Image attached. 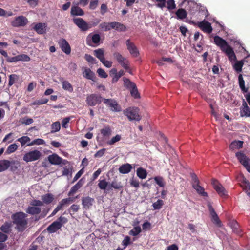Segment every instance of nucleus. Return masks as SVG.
<instances>
[{
    "instance_id": "f257e3e1",
    "label": "nucleus",
    "mask_w": 250,
    "mask_h": 250,
    "mask_svg": "<svg viewBox=\"0 0 250 250\" xmlns=\"http://www.w3.org/2000/svg\"><path fill=\"white\" fill-rule=\"evenodd\" d=\"M214 42L221 50L224 52L228 57L230 61L235 60L236 59V55L233 50L232 48L228 45L227 41L219 37L218 35L214 37Z\"/></svg>"
},
{
    "instance_id": "ea45409f",
    "label": "nucleus",
    "mask_w": 250,
    "mask_h": 250,
    "mask_svg": "<svg viewBox=\"0 0 250 250\" xmlns=\"http://www.w3.org/2000/svg\"><path fill=\"white\" fill-rule=\"evenodd\" d=\"M244 64V61H242V60L239 61H237L233 66V68L236 72H241L242 70V67Z\"/></svg>"
},
{
    "instance_id": "c85d7f7f",
    "label": "nucleus",
    "mask_w": 250,
    "mask_h": 250,
    "mask_svg": "<svg viewBox=\"0 0 250 250\" xmlns=\"http://www.w3.org/2000/svg\"><path fill=\"white\" fill-rule=\"evenodd\" d=\"M175 14L178 19L183 20L187 17L188 13L185 9L179 8L176 11Z\"/></svg>"
},
{
    "instance_id": "412c9836",
    "label": "nucleus",
    "mask_w": 250,
    "mask_h": 250,
    "mask_svg": "<svg viewBox=\"0 0 250 250\" xmlns=\"http://www.w3.org/2000/svg\"><path fill=\"white\" fill-rule=\"evenodd\" d=\"M84 182L83 179H80L77 184L73 186L68 193V196L73 195L83 185Z\"/></svg>"
},
{
    "instance_id": "4c0bfd02",
    "label": "nucleus",
    "mask_w": 250,
    "mask_h": 250,
    "mask_svg": "<svg viewBox=\"0 0 250 250\" xmlns=\"http://www.w3.org/2000/svg\"><path fill=\"white\" fill-rule=\"evenodd\" d=\"M62 88L63 89L67 90L70 92L73 91V88L71 83L67 81H63L62 82Z\"/></svg>"
},
{
    "instance_id": "6ab92c4d",
    "label": "nucleus",
    "mask_w": 250,
    "mask_h": 250,
    "mask_svg": "<svg viewBox=\"0 0 250 250\" xmlns=\"http://www.w3.org/2000/svg\"><path fill=\"white\" fill-rule=\"evenodd\" d=\"M83 77L87 79L92 80L93 82L96 81V77L94 73L89 68H84L83 72Z\"/></svg>"
},
{
    "instance_id": "423d86ee",
    "label": "nucleus",
    "mask_w": 250,
    "mask_h": 250,
    "mask_svg": "<svg viewBox=\"0 0 250 250\" xmlns=\"http://www.w3.org/2000/svg\"><path fill=\"white\" fill-rule=\"evenodd\" d=\"M235 156L239 162L250 173V159L242 151L237 152Z\"/></svg>"
},
{
    "instance_id": "6e6552de",
    "label": "nucleus",
    "mask_w": 250,
    "mask_h": 250,
    "mask_svg": "<svg viewBox=\"0 0 250 250\" xmlns=\"http://www.w3.org/2000/svg\"><path fill=\"white\" fill-rule=\"evenodd\" d=\"M185 21L194 25H197L203 31L208 34L211 33L213 30L211 24L205 20L199 22L197 24L192 21L186 20Z\"/></svg>"
},
{
    "instance_id": "79ce46f5",
    "label": "nucleus",
    "mask_w": 250,
    "mask_h": 250,
    "mask_svg": "<svg viewBox=\"0 0 250 250\" xmlns=\"http://www.w3.org/2000/svg\"><path fill=\"white\" fill-rule=\"evenodd\" d=\"M109 183L107 182L105 179L99 180V183L98 186L99 188L101 190H105L107 188Z\"/></svg>"
},
{
    "instance_id": "473e14b6",
    "label": "nucleus",
    "mask_w": 250,
    "mask_h": 250,
    "mask_svg": "<svg viewBox=\"0 0 250 250\" xmlns=\"http://www.w3.org/2000/svg\"><path fill=\"white\" fill-rule=\"evenodd\" d=\"M193 188L195 189L197 192L202 196L207 197L208 193L205 191L203 187L200 186V185H193Z\"/></svg>"
},
{
    "instance_id": "338daca9",
    "label": "nucleus",
    "mask_w": 250,
    "mask_h": 250,
    "mask_svg": "<svg viewBox=\"0 0 250 250\" xmlns=\"http://www.w3.org/2000/svg\"><path fill=\"white\" fill-rule=\"evenodd\" d=\"M191 177L192 178V181L193 182L192 186L196 185H199L200 181L197 177V176L195 173H191Z\"/></svg>"
},
{
    "instance_id": "2f4dec72",
    "label": "nucleus",
    "mask_w": 250,
    "mask_h": 250,
    "mask_svg": "<svg viewBox=\"0 0 250 250\" xmlns=\"http://www.w3.org/2000/svg\"><path fill=\"white\" fill-rule=\"evenodd\" d=\"M136 174L137 176L141 179H145L147 175L146 170L142 167H139L137 169Z\"/></svg>"
},
{
    "instance_id": "39448f33",
    "label": "nucleus",
    "mask_w": 250,
    "mask_h": 250,
    "mask_svg": "<svg viewBox=\"0 0 250 250\" xmlns=\"http://www.w3.org/2000/svg\"><path fill=\"white\" fill-rule=\"evenodd\" d=\"M66 222V219L64 217L61 216L58 218V220L53 222L46 229L47 231L50 233L56 232L57 230L62 227V223Z\"/></svg>"
},
{
    "instance_id": "4468645a",
    "label": "nucleus",
    "mask_w": 250,
    "mask_h": 250,
    "mask_svg": "<svg viewBox=\"0 0 250 250\" xmlns=\"http://www.w3.org/2000/svg\"><path fill=\"white\" fill-rule=\"evenodd\" d=\"M60 47L66 54L69 55L71 53V47L68 42L63 38L61 39L59 42Z\"/></svg>"
},
{
    "instance_id": "a211bd4d",
    "label": "nucleus",
    "mask_w": 250,
    "mask_h": 250,
    "mask_svg": "<svg viewBox=\"0 0 250 250\" xmlns=\"http://www.w3.org/2000/svg\"><path fill=\"white\" fill-rule=\"evenodd\" d=\"M47 24L46 23H38L34 27V30L39 34H43L46 33Z\"/></svg>"
},
{
    "instance_id": "9b49d317",
    "label": "nucleus",
    "mask_w": 250,
    "mask_h": 250,
    "mask_svg": "<svg viewBox=\"0 0 250 250\" xmlns=\"http://www.w3.org/2000/svg\"><path fill=\"white\" fill-rule=\"evenodd\" d=\"M74 23L83 32L87 31L91 27L89 24L81 18H74L73 19Z\"/></svg>"
},
{
    "instance_id": "dca6fc26",
    "label": "nucleus",
    "mask_w": 250,
    "mask_h": 250,
    "mask_svg": "<svg viewBox=\"0 0 250 250\" xmlns=\"http://www.w3.org/2000/svg\"><path fill=\"white\" fill-rule=\"evenodd\" d=\"M126 45L127 49L133 57H136L138 56L139 51L136 46L133 42H130V40H126Z\"/></svg>"
},
{
    "instance_id": "a19ab883",
    "label": "nucleus",
    "mask_w": 250,
    "mask_h": 250,
    "mask_svg": "<svg viewBox=\"0 0 250 250\" xmlns=\"http://www.w3.org/2000/svg\"><path fill=\"white\" fill-rule=\"evenodd\" d=\"M18 148V146L16 144H12L8 146L6 150V153L7 154H10L13 153L17 150Z\"/></svg>"
},
{
    "instance_id": "052dcab7",
    "label": "nucleus",
    "mask_w": 250,
    "mask_h": 250,
    "mask_svg": "<svg viewBox=\"0 0 250 250\" xmlns=\"http://www.w3.org/2000/svg\"><path fill=\"white\" fill-rule=\"evenodd\" d=\"M100 36L98 34H95L92 35L91 40L92 42L95 44H98L100 41Z\"/></svg>"
},
{
    "instance_id": "f8f14e48",
    "label": "nucleus",
    "mask_w": 250,
    "mask_h": 250,
    "mask_svg": "<svg viewBox=\"0 0 250 250\" xmlns=\"http://www.w3.org/2000/svg\"><path fill=\"white\" fill-rule=\"evenodd\" d=\"M213 188L217 193L222 197H226L227 196V191L225 188L220 184L218 181L215 179H212L211 182Z\"/></svg>"
},
{
    "instance_id": "de8ad7c7",
    "label": "nucleus",
    "mask_w": 250,
    "mask_h": 250,
    "mask_svg": "<svg viewBox=\"0 0 250 250\" xmlns=\"http://www.w3.org/2000/svg\"><path fill=\"white\" fill-rule=\"evenodd\" d=\"M18 61L29 62L31 59L29 56L26 54H20L17 56Z\"/></svg>"
},
{
    "instance_id": "f03ea898",
    "label": "nucleus",
    "mask_w": 250,
    "mask_h": 250,
    "mask_svg": "<svg viewBox=\"0 0 250 250\" xmlns=\"http://www.w3.org/2000/svg\"><path fill=\"white\" fill-rule=\"evenodd\" d=\"M27 216L26 214L21 211L12 215L13 223L16 225L15 228L19 232H23L27 228L28 225Z\"/></svg>"
},
{
    "instance_id": "72a5a7b5",
    "label": "nucleus",
    "mask_w": 250,
    "mask_h": 250,
    "mask_svg": "<svg viewBox=\"0 0 250 250\" xmlns=\"http://www.w3.org/2000/svg\"><path fill=\"white\" fill-rule=\"evenodd\" d=\"M124 86L127 88L129 90L133 88H134L136 85V84L134 83L131 82L129 79L124 78Z\"/></svg>"
},
{
    "instance_id": "3c124183",
    "label": "nucleus",
    "mask_w": 250,
    "mask_h": 250,
    "mask_svg": "<svg viewBox=\"0 0 250 250\" xmlns=\"http://www.w3.org/2000/svg\"><path fill=\"white\" fill-rule=\"evenodd\" d=\"M164 205V202L162 200L159 199L156 202L152 204L154 209H160Z\"/></svg>"
},
{
    "instance_id": "393cba45",
    "label": "nucleus",
    "mask_w": 250,
    "mask_h": 250,
    "mask_svg": "<svg viewBox=\"0 0 250 250\" xmlns=\"http://www.w3.org/2000/svg\"><path fill=\"white\" fill-rule=\"evenodd\" d=\"M240 115L241 116L250 117V108L248 107L247 104L244 100L242 104V108L240 111Z\"/></svg>"
},
{
    "instance_id": "f704fd0d",
    "label": "nucleus",
    "mask_w": 250,
    "mask_h": 250,
    "mask_svg": "<svg viewBox=\"0 0 250 250\" xmlns=\"http://www.w3.org/2000/svg\"><path fill=\"white\" fill-rule=\"evenodd\" d=\"M239 84L240 89L244 93H246L248 91V88L245 86V81L243 79L242 74H240L238 76Z\"/></svg>"
},
{
    "instance_id": "37998d69",
    "label": "nucleus",
    "mask_w": 250,
    "mask_h": 250,
    "mask_svg": "<svg viewBox=\"0 0 250 250\" xmlns=\"http://www.w3.org/2000/svg\"><path fill=\"white\" fill-rule=\"evenodd\" d=\"M51 133H53L59 131L61 128L60 123L59 121H56L54 122L51 125Z\"/></svg>"
},
{
    "instance_id": "4be33fe9",
    "label": "nucleus",
    "mask_w": 250,
    "mask_h": 250,
    "mask_svg": "<svg viewBox=\"0 0 250 250\" xmlns=\"http://www.w3.org/2000/svg\"><path fill=\"white\" fill-rule=\"evenodd\" d=\"M111 75H113L114 77L112 79V83H116L120 77L125 74V72L123 70H120L117 72V70L115 68H113L110 71Z\"/></svg>"
},
{
    "instance_id": "8fccbe9b",
    "label": "nucleus",
    "mask_w": 250,
    "mask_h": 250,
    "mask_svg": "<svg viewBox=\"0 0 250 250\" xmlns=\"http://www.w3.org/2000/svg\"><path fill=\"white\" fill-rule=\"evenodd\" d=\"M121 140V136L117 134L115 136L112 137L110 140L108 141L107 144L109 145H112Z\"/></svg>"
},
{
    "instance_id": "0e129e2a",
    "label": "nucleus",
    "mask_w": 250,
    "mask_h": 250,
    "mask_svg": "<svg viewBox=\"0 0 250 250\" xmlns=\"http://www.w3.org/2000/svg\"><path fill=\"white\" fill-rule=\"evenodd\" d=\"M84 58L85 59V60L89 63H91L92 64H94L95 63V62L96 61V60L94 57H93L90 55L86 54H85Z\"/></svg>"
},
{
    "instance_id": "9d476101",
    "label": "nucleus",
    "mask_w": 250,
    "mask_h": 250,
    "mask_svg": "<svg viewBox=\"0 0 250 250\" xmlns=\"http://www.w3.org/2000/svg\"><path fill=\"white\" fill-rule=\"evenodd\" d=\"M103 98L96 94H92L86 97V102L89 106H93L100 104Z\"/></svg>"
},
{
    "instance_id": "c756f323",
    "label": "nucleus",
    "mask_w": 250,
    "mask_h": 250,
    "mask_svg": "<svg viewBox=\"0 0 250 250\" xmlns=\"http://www.w3.org/2000/svg\"><path fill=\"white\" fill-rule=\"evenodd\" d=\"M42 202L43 204H49L51 203L54 200L53 195L51 193H47L41 197Z\"/></svg>"
},
{
    "instance_id": "7ed1b4c3",
    "label": "nucleus",
    "mask_w": 250,
    "mask_h": 250,
    "mask_svg": "<svg viewBox=\"0 0 250 250\" xmlns=\"http://www.w3.org/2000/svg\"><path fill=\"white\" fill-rule=\"evenodd\" d=\"M100 29L103 31H108L111 29H115L118 31H125L126 28L123 24L116 21L106 22H104L100 24Z\"/></svg>"
},
{
    "instance_id": "bb28decb",
    "label": "nucleus",
    "mask_w": 250,
    "mask_h": 250,
    "mask_svg": "<svg viewBox=\"0 0 250 250\" xmlns=\"http://www.w3.org/2000/svg\"><path fill=\"white\" fill-rule=\"evenodd\" d=\"M243 141L235 140L230 144L229 148L230 150L239 149L243 147Z\"/></svg>"
},
{
    "instance_id": "a878e982",
    "label": "nucleus",
    "mask_w": 250,
    "mask_h": 250,
    "mask_svg": "<svg viewBox=\"0 0 250 250\" xmlns=\"http://www.w3.org/2000/svg\"><path fill=\"white\" fill-rule=\"evenodd\" d=\"M132 168L131 165L126 163L121 165L119 168V171L122 174H127L131 171Z\"/></svg>"
},
{
    "instance_id": "a18cd8bd",
    "label": "nucleus",
    "mask_w": 250,
    "mask_h": 250,
    "mask_svg": "<svg viewBox=\"0 0 250 250\" xmlns=\"http://www.w3.org/2000/svg\"><path fill=\"white\" fill-rule=\"evenodd\" d=\"M119 63L123 67L125 70L128 71L129 69V62L125 58L124 60L119 62Z\"/></svg>"
},
{
    "instance_id": "09e8293b",
    "label": "nucleus",
    "mask_w": 250,
    "mask_h": 250,
    "mask_svg": "<svg viewBox=\"0 0 250 250\" xmlns=\"http://www.w3.org/2000/svg\"><path fill=\"white\" fill-rule=\"evenodd\" d=\"M154 180L160 187H164L165 186V182L163 177L160 176H156L154 177Z\"/></svg>"
},
{
    "instance_id": "bf43d9fd",
    "label": "nucleus",
    "mask_w": 250,
    "mask_h": 250,
    "mask_svg": "<svg viewBox=\"0 0 250 250\" xmlns=\"http://www.w3.org/2000/svg\"><path fill=\"white\" fill-rule=\"evenodd\" d=\"M71 118L70 117H65L63 119L62 122V127L64 128L68 127V123L70 122Z\"/></svg>"
},
{
    "instance_id": "cd10ccee",
    "label": "nucleus",
    "mask_w": 250,
    "mask_h": 250,
    "mask_svg": "<svg viewBox=\"0 0 250 250\" xmlns=\"http://www.w3.org/2000/svg\"><path fill=\"white\" fill-rule=\"evenodd\" d=\"M11 222H5L1 227L0 229L4 233L8 234L11 231Z\"/></svg>"
},
{
    "instance_id": "b1692460",
    "label": "nucleus",
    "mask_w": 250,
    "mask_h": 250,
    "mask_svg": "<svg viewBox=\"0 0 250 250\" xmlns=\"http://www.w3.org/2000/svg\"><path fill=\"white\" fill-rule=\"evenodd\" d=\"M26 212L32 215H37L41 212V208L34 206H29L26 209Z\"/></svg>"
},
{
    "instance_id": "f3484780",
    "label": "nucleus",
    "mask_w": 250,
    "mask_h": 250,
    "mask_svg": "<svg viewBox=\"0 0 250 250\" xmlns=\"http://www.w3.org/2000/svg\"><path fill=\"white\" fill-rule=\"evenodd\" d=\"M94 202V199L89 196L83 197L82 199V204L83 206V208L85 209H89L90 208Z\"/></svg>"
},
{
    "instance_id": "4d7b16f0",
    "label": "nucleus",
    "mask_w": 250,
    "mask_h": 250,
    "mask_svg": "<svg viewBox=\"0 0 250 250\" xmlns=\"http://www.w3.org/2000/svg\"><path fill=\"white\" fill-rule=\"evenodd\" d=\"M98 3V0H90L89 8L91 10H95L97 8Z\"/></svg>"
},
{
    "instance_id": "5fc2aeb1",
    "label": "nucleus",
    "mask_w": 250,
    "mask_h": 250,
    "mask_svg": "<svg viewBox=\"0 0 250 250\" xmlns=\"http://www.w3.org/2000/svg\"><path fill=\"white\" fill-rule=\"evenodd\" d=\"M110 186L115 189H121L123 188L120 182L118 183L116 181H112Z\"/></svg>"
},
{
    "instance_id": "6e6d98bb",
    "label": "nucleus",
    "mask_w": 250,
    "mask_h": 250,
    "mask_svg": "<svg viewBox=\"0 0 250 250\" xmlns=\"http://www.w3.org/2000/svg\"><path fill=\"white\" fill-rule=\"evenodd\" d=\"M131 95L134 98L137 99L140 98V95L138 93L137 86H135L134 88L130 90Z\"/></svg>"
},
{
    "instance_id": "2eb2a0df",
    "label": "nucleus",
    "mask_w": 250,
    "mask_h": 250,
    "mask_svg": "<svg viewBox=\"0 0 250 250\" xmlns=\"http://www.w3.org/2000/svg\"><path fill=\"white\" fill-rule=\"evenodd\" d=\"M208 208L210 212V214L211 216L212 222L214 224H215L217 227H220L221 226V222L214 208L210 204L208 205Z\"/></svg>"
},
{
    "instance_id": "e2e57ef3",
    "label": "nucleus",
    "mask_w": 250,
    "mask_h": 250,
    "mask_svg": "<svg viewBox=\"0 0 250 250\" xmlns=\"http://www.w3.org/2000/svg\"><path fill=\"white\" fill-rule=\"evenodd\" d=\"M97 72L99 77L103 78H106L107 77L108 75L105 72V71L102 68H98L97 70Z\"/></svg>"
},
{
    "instance_id": "603ef678",
    "label": "nucleus",
    "mask_w": 250,
    "mask_h": 250,
    "mask_svg": "<svg viewBox=\"0 0 250 250\" xmlns=\"http://www.w3.org/2000/svg\"><path fill=\"white\" fill-rule=\"evenodd\" d=\"M18 79V76L16 74H11L9 76L8 85L12 86L15 82L16 80Z\"/></svg>"
},
{
    "instance_id": "0eeeda50",
    "label": "nucleus",
    "mask_w": 250,
    "mask_h": 250,
    "mask_svg": "<svg viewBox=\"0 0 250 250\" xmlns=\"http://www.w3.org/2000/svg\"><path fill=\"white\" fill-rule=\"evenodd\" d=\"M42 156L41 152L38 150H34L26 152L23 157V160L26 163L35 161Z\"/></svg>"
},
{
    "instance_id": "864d4df0",
    "label": "nucleus",
    "mask_w": 250,
    "mask_h": 250,
    "mask_svg": "<svg viewBox=\"0 0 250 250\" xmlns=\"http://www.w3.org/2000/svg\"><path fill=\"white\" fill-rule=\"evenodd\" d=\"M48 100L46 98H42L38 100H36L31 103V105H41L43 104L47 103Z\"/></svg>"
},
{
    "instance_id": "7c9ffc66",
    "label": "nucleus",
    "mask_w": 250,
    "mask_h": 250,
    "mask_svg": "<svg viewBox=\"0 0 250 250\" xmlns=\"http://www.w3.org/2000/svg\"><path fill=\"white\" fill-rule=\"evenodd\" d=\"M11 162L9 160H2L0 161V172L7 169L10 167Z\"/></svg>"
},
{
    "instance_id": "58836bf2",
    "label": "nucleus",
    "mask_w": 250,
    "mask_h": 250,
    "mask_svg": "<svg viewBox=\"0 0 250 250\" xmlns=\"http://www.w3.org/2000/svg\"><path fill=\"white\" fill-rule=\"evenodd\" d=\"M45 143L44 140L40 138H38L34 140L32 142H31L30 143H28L27 145V146H31L34 145H43Z\"/></svg>"
},
{
    "instance_id": "e433bc0d",
    "label": "nucleus",
    "mask_w": 250,
    "mask_h": 250,
    "mask_svg": "<svg viewBox=\"0 0 250 250\" xmlns=\"http://www.w3.org/2000/svg\"><path fill=\"white\" fill-rule=\"evenodd\" d=\"M31 139L30 137L27 136H24L20 137L17 139V141L21 143V146L22 147L25 144L30 143Z\"/></svg>"
},
{
    "instance_id": "1a4fd4ad",
    "label": "nucleus",
    "mask_w": 250,
    "mask_h": 250,
    "mask_svg": "<svg viewBox=\"0 0 250 250\" xmlns=\"http://www.w3.org/2000/svg\"><path fill=\"white\" fill-rule=\"evenodd\" d=\"M103 102L106 104V106L110 108L112 111L120 112L121 111V106L115 99L103 98Z\"/></svg>"
},
{
    "instance_id": "aec40b11",
    "label": "nucleus",
    "mask_w": 250,
    "mask_h": 250,
    "mask_svg": "<svg viewBox=\"0 0 250 250\" xmlns=\"http://www.w3.org/2000/svg\"><path fill=\"white\" fill-rule=\"evenodd\" d=\"M49 162L52 165H60L62 163V158L56 154L50 155L48 157Z\"/></svg>"
},
{
    "instance_id": "774afa93",
    "label": "nucleus",
    "mask_w": 250,
    "mask_h": 250,
    "mask_svg": "<svg viewBox=\"0 0 250 250\" xmlns=\"http://www.w3.org/2000/svg\"><path fill=\"white\" fill-rule=\"evenodd\" d=\"M30 205L31 206H34L35 207H40L41 206H43V202L42 201H40L39 200H33L31 203Z\"/></svg>"
},
{
    "instance_id": "13d9d810",
    "label": "nucleus",
    "mask_w": 250,
    "mask_h": 250,
    "mask_svg": "<svg viewBox=\"0 0 250 250\" xmlns=\"http://www.w3.org/2000/svg\"><path fill=\"white\" fill-rule=\"evenodd\" d=\"M113 57L116 60V61L119 63L121 61H122L123 60H124L125 58L123 57L119 52H115L113 53Z\"/></svg>"
},
{
    "instance_id": "20e7f679",
    "label": "nucleus",
    "mask_w": 250,
    "mask_h": 250,
    "mask_svg": "<svg viewBox=\"0 0 250 250\" xmlns=\"http://www.w3.org/2000/svg\"><path fill=\"white\" fill-rule=\"evenodd\" d=\"M123 113L130 121H140L141 119L139 109L136 107H129L124 110Z\"/></svg>"
},
{
    "instance_id": "c9c22d12",
    "label": "nucleus",
    "mask_w": 250,
    "mask_h": 250,
    "mask_svg": "<svg viewBox=\"0 0 250 250\" xmlns=\"http://www.w3.org/2000/svg\"><path fill=\"white\" fill-rule=\"evenodd\" d=\"M94 55L101 62L104 59V51L103 49H98L94 51Z\"/></svg>"
},
{
    "instance_id": "49530a36",
    "label": "nucleus",
    "mask_w": 250,
    "mask_h": 250,
    "mask_svg": "<svg viewBox=\"0 0 250 250\" xmlns=\"http://www.w3.org/2000/svg\"><path fill=\"white\" fill-rule=\"evenodd\" d=\"M141 232V228L139 226L134 227L129 232L130 235L136 236Z\"/></svg>"
},
{
    "instance_id": "ddd939ff",
    "label": "nucleus",
    "mask_w": 250,
    "mask_h": 250,
    "mask_svg": "<svg viewBox=\"0 0 250 250\" xmlns=\"http://www.w3.org/2000/svg\"><path fill=\"white\" fill-rule=\"evenodd\" d=\"M28 19L23 16H19L15 18L11 21V25L13 27H18L25 26L28 23Z\"/></svg>"
},
{
    "instance_id": "680f3d73",
    "label": "nucleus",
    "mask_w": 250,
    "mask_h": 250,
    "mask_svg": "<svg viewBox=\"0 0 250 250\" xmlns=\"http://www.w3.org/2000/svg\"><path fill=\"white\" fill-rule=\"evenodd\" d=\"M167 3V8L169 10H172L176 8V4L174 0H168Z\"/></svg>"
},
{
    "instance_id": "c03bdc74",
    "label": "nucleus",
    "mask_w": 250,
    "mask_h": 250,
    "mask_svg": "<svg viewBox=\"0 0 250 250\" xmlns=\"http://www.w3.org/2000/svg\"><path fill=\"white\" fill-rule=\"evenodd\" d=\"M100 132L103 136L106 137L109 136L111 134L112 130L110 127L107 126L104 128L101 129Z\"/></svg>"
},
{
    "instance_id": "69168bd1",
    "label": "nucleus",
    "mask_w": 250,
    "mask_h": 250,
    "mask_svg": "<svg viewBox=\"0 0 250 250\" xmlns=\"http://www.w3.org/2000/svg\"><path fill=\"white\" fill-rule=\"evenodd\" d=\"M130 184L131 186L134 187L135 188H138L139 187V182L138 180L134 179V178H132L130 180Z\"/></svg>"
},
{
    "instance_id": "5701e85b",
    "label": "nucleus",
    "mask_w": 250,
    "mask_h": 250,
    "mask_svg": "<svg viewBox=\"0 0 250 250\" xmlns=\"http://www.w3.org/2000/svg\"><path fill=\"white\" fill-rule=\"evenodd\" d=\"M70 13L73 16H82L84 14L83 10L78 5L72 6Z\"/></svg>"
}]
</instances>
